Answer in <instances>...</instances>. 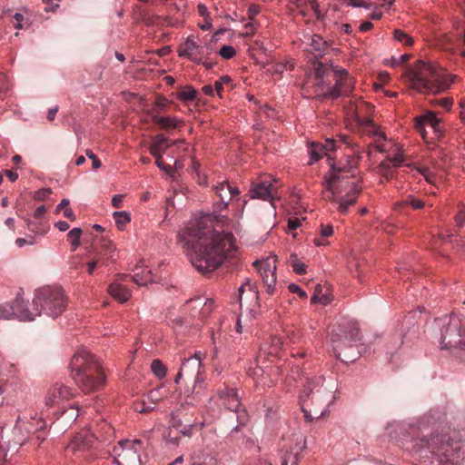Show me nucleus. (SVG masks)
Returning <instances> with one entry per match:
<instances>
[{"label": "nucleus", "instance_id": "1", "mask_svg": "<svg viewBox=\"0 0 465 465\" xmlns=\"http://www.w3.org/2000/svg\"><path fill=\"white\" fill-rule=\"evenodd\" d=\"M192 265L202 274L215 271L236 251L232 232L213 229L211 215H193L177 234Z\"/></svg>", "mask_w": 465, "mask_h": 465}, {"label": "nucleus", "instance_id": "2", "mask_svg": "<svg viewBox=\"0 0 465 465\" xmlns=\"http://www.w3.org/2000/svg\"><path fill=\"white\" fill-rule=\"evenodd\" d=\"M439 419L428 412L408 424L413 437L411 451L420 465H460L465 460V440L455 434H435Z\"/></svg>", "mask_w": 465, "mask_h": 465}, {"label": "nucleus", "instance_id": "3", "mask_svg": "<svg viewBox=\"0 0 465 465\" xmlns=\"http://www.w3.org/2000/svg\"><path fill=\"white\" fill-rule=\"evenodd\" d=\"M356 165V161L351 156H347V165L344 167H336L331 164V173L325 175L323 186L330 195L327 199L335 204L339 213H347L349 207L355 204L358 196L361 192V187L354 182L349 181V173Z\"/></svg>", "mask_w": 465, "mask_h": 465}, {"label": "nucleus", "instance_id": "4", "mask_svg": "<svg viewBox=\"0 0 465 465\" xmlns=\"http://www.w3.org/2000/svg\"><path fill=\"white\" fill-rule=\"evenodd\" d=\"M333 401V385L331 382L328 381L325 384L323 376L306 378V384L299 396V402L308 421L327 415L330 411V404Z\"/></svg>", "mask_w": 465, "mask_h": 465}, {"label": "nucleus", "instance_id": "5", "mask_svg": "<svg viewBox=\"0 0 465 465\" xmlns=\"http://www.w3.org/2000/svg\"><path fill=\"white\" fill-rule=\"evenodd\" d=\"M69 367L75 384L84 392L96 391L105 382V376L100 361L84 348L76 351L71 359Z\"/></svg>", "mask_w": 465, "mask_h": 465}, {"label": "nucleus", "instance_id": "6", "mask_svg": "<svg viewBox=\"0 0 465 465\" xmlns=\"http://www.w3.org/2000/svg\"><path fill=\"white\" fill-rule=\"evenodd\" d=\"M66 306V296L61 287H41L35 292L32 309L28 308L30 322L35 321L42 313L56 318L65 311Z\"/></svg>", "mask_w": 465, "mask_h": 465}, {"label": "nucleus", "instance_id": "7", "mask_svg": "<svg viewBox=\"0 0 465 465\" xmlns=\"http://www.w3.org/2000/svg\"><path fill=\"white\" fill-rule=\"evenodd\" d=\"M359 338V327L357 322L347 321L340 326L337 331L333 330L330 334V340L335 356L343 362H353L357 360L358 354L361 353V349L357 352L353 351V342Z\"/></svg>", "mask_w": 465, "mask_h": 465}, {"label": "nucleus", "instance_id": "8", "mask_svg": "<svg viewBox=\"0 0 465 465\" xmlns=\"http://www.w3.org/2000/svg\"><path fill=\"white\" fill-rule=\"evenodd\" d=\"M412 87L423 94H439L449 89L452 79L437 70L433 65L421 63L411 77Z\"/></svg>", "mask_w": 465, "mask_h": 465}, {"label": "nucleus", "instance_id": "9", "mask_svg": "<svg viewBox=\"0 0 465 465\" xmlns=\"http://www.w3.org/2000/svg\"><path fill=\"white\" fill-rule=\"evenodd\" d=\"M441 326L440 348L442 350L460 349L465 351V318L455 314L439 319Z\"/></svg>", "mask_w": 465, "mask_h": 465}, {"label": "nucleus", "instance_id": "10", "mask_svg": "<svg viewBox=\"0 0 465 465\" xmlns=\"http://www.w3.org/2000/svg\"><path fill=\"white\" fill-rule=\"evenodd\" d=\"M330 66L334 74L335 84H327L323 92L318 95L331 100L337 99L342 94L349 95L353 90L354 81L350 76L348 70L333 64H331Z\"/></svg>", "mask_w": 465, "mask_h": 465}, {"label": "nucleus", "instance_id": "11", "mask_svg": "<svg viewBox=\"0 0 465 465\" xmlns=\"http://www.w3.org/2000/svg\"><path fill=\"white\" fill-rule=\"evenodd\" d=\"M140 440H123L114 447L112 456L115 465H142L140 450L142 449Z\"/></svg>", "mask_w": 465, "mask_h": 465}, {"label": "nucleus", "instance_id": "12", "mask_svg": "<svg viewBox=\"0 0 465 465\" xmlns=\"http://www.w3.org/2000/svg\"><path fill=\"white\" fill-rule=\"evenodd\" d=\"M213 52V47L210 44L197 42L194 35H189L186 40L180 45L178 55L200 64L203 59L208 58Z\"/></svg>", "mask_w": 465, "mask_h": 465}, {"label": "nucleus", "instance_id": "13", "mask_svg": "<svg viewBox=\"0 0 465 465\" xmlns=\"http://www.w3.org/2000/svg\"><path fill=\"white\" fill-rule=\"evenodd\" d=\"M219 398L226 409L236 413L238 425L232 429V432H237L240 426H244L248 421V414L244 409H241L240 396L237 390L225 387L219 391Z\"/></svg>", "mask_w": 465, "mask_h": 465}, {"label": "nucleus", "instance_id": "14", "mask_svg": "<svg viewBox=\"0 0 465 465\" xmlns=\"http://www.w3.org/2000/svg\"><path fill=\"white\" fill-rule=\"evenodd\" d=\"M16 319L20 322H30L31 317L28 314V306L25 303L23 292L16 294L14 302L0 304V320Z\"/></svg>", "mask_w": 465, "mask_h": 465}, {"label": "nucleus", "instance_id": "15", "mask_svg": "<svg viewBox=\"0 0 465 465\" xmlns=\"http://www.w3.org/2000/svg\"><path fill=\"white\" fill-rule=\"evenodd\" d=\"M253 265L257 267L261 278L265 285V291L269 295L276 293V260L267 258L262 261H255Z\"/></svg>", "mask_w": 465, "mask_h": 465}, {"label": "nucleus", "instance_id": "16", "mask_svg": "<svg viewBox=\"0 0 465 465\" xmlns=\"http://www.w3.org/2000/svg\"><path fill=\"white\" fill-rule=\"evenodd\" d=\"M213 191L219 197V201L214 203L217 211L225 209L229 203L240 194L238 187L225 180L214 184Z\"/></svg>", "mask_w": 465, "mask_h": 465}, {"label": "nucleus", "instance_id": "17", "mask_svg": "<svg viewBox=\"0 0 465 465\" xmlns=\"http://www.w3.org/2000/svg\"><path fill=\"white\" fill-rule=\"evenodd\" d=\"M14 438L12 440H4L0 442V459L3 461H11L12 458L18 452L20 447L24 444L25 439L18 430L13 431Z\"/></svg>", "mask_w": 465, "mask_h": 465}, {"label": "nucleus", "instance_id": "18", "mask_svg": "<svg viewBox=\"0 0 465 465\" xmlns=\"http://www.w3.org/2000/svg\"><path fill=\"white\" fill-rule=\"evenodd\" d=\"M74 396L71 389L62 383L55 382L47 391L45 396V405L49 408L60 404L64 401H67Z\"/></svg>", "mask_w": 465, "mask_h": 465}, {"label": "nucleus", "instance_id": "19", "mask_svg": "<svg viewBox=\"0 0 465 465\" xmlns=\"http://www.w3.org/2000/svg\"><path fill=\"white\" fill-rule=\"evenodd\" d=\"M305 447L304 439H296L285 450H282L281 465H297L300 461V454Z\"/></svg>", "mask_w": 465, "mask_h": 465}, {"label": "nucleus", "instance_id": "20", "mask_svg": "<svg viewBox=\"0 0 465 465\" xmlns=\"http://www.w3.org/2000/svg\"><path fill=\"white\" fill-rule=\"evenodd\" d=\"M245 290L249 291V294L251 296V299L252 300V303L250 307L247 308L249 310V314L251 318H256L257 314L260 311V304H259V297H258V290L256 286V282L247 279L240 287H239V292H240V303L241 308L242 309V293L245 292Z\"/></svg>", "mask_w": 465, "mask_h": 465}, {"label": "nucleus", "instance_id": "21", "mask_svg": "<svg viewBox=\"0 0 465 465\" xmlns=\"http://www.w3.org/2000/svg\"><path fill=\"white\" fill-rule=\"evenodd\" d=\"M274 191V185L272 181L265 179L252 183L249 193L252 199L272 202Z\"/></svg>", "mask_w": 465, "mask_h": 465}, {"label": "nucleus", "instance_id": "22", "mask_svg": "<svg viewBox=\"0 0 465 465\" xmlns=\"http://www.w3.org/2000/svg\"><path fill=\"white\" fill-rule=\"evenodd\" d=\"M94 440V437L88 430H82L68 443L66 450L74 454L84 451L92 446Z\"/></svg>", "mask_w": 465, "mask_h": 465}, {"label": "nucleus", "instance_id": "23", "mask_svg": "<svg viewBox=\"0 0 465 465\" xmlns=\"http://www.w3.org/2000/svg\"><path fill=\"white\" fill-rule=\"evenodd\" d=\"M430 126L434 133L440 132V120L430 111L415 118V128L425 137V127Z\"/></svg>", "mask_w": 465, "mask_h": 465}, {"label": "nucleus", "instance_id": "24", "mask_svg": "<svg viewBox=\"0 0 465 465\" xmlns=\"http://www.w3.org/2000/svg\"><path fill=\"white\" fill-rule=\"evenodd\" d=\"M283 346L284 342L281 337H271L269 341H264L261 345L260 351L257 356L258 362H260L262 359H265L267 356L275 357L279 355Z\"/></svg>", "mask_w": 465, "mask_h": 465}, {"label": "nucleus", "instance_id": "25", "mask_svg": "<svg viewBox=\"0 0 465 465\" xmlns=\"http://www.w3.org/2000/svg\"><path fill=\"white\" fill-rule=\"evenodd\" d=\"M159 391H151L142 400L134 403V410L138 413H146L154 410L156 402L158 401Z\"/></svg>", "mask_w": 465, "mask_h": 465}, {"label": "nucleus", "instance_id": "26", "mask_svg": "<svg viewBox=\"0 0 465 465\" xmlns=\"http://www.w3.org/2000/svg\"><path fill=\"white\" fill-rule=\"evenodd\" d=\"M183 408H184V405L182 404L180 408L176 409L175 411H173L171 413H170V416H169V426H168V434L164 436L166 441H169L171 443H177V440L176 439H173L172 438L171 434L173 432V430H178L179 428H181L183 424Z\"/></svg>", "mask_w": 465, "mask_h": 465}, {"label": "nucleus", "instance_id": "27", "mask_svg": "<svg viewBox=\"0 0 465 465\" xmlns=\"http://www.w3.org/2000/svg\"><path fill=\"white\" fill-rule=\"evenodd\" d=\"M124 279H132L139 286L146 285L154 281L152 271L143 264L137 266L134 269V274L132 276L125 275Z\"/></svg>", "mask_w": 465, "mask_h": 465}, {"label": "nucleus", "instance_id": "28", "mask_svg": "<svg viewBox=\"0 0 465 465\" xmlns=\"http://www.w3.org/2000/svg\"><path fill=\"white\" fill-rule=\"evenodd\" d=\"M309 51L316 58L322 57L330 49L329 43L319 35H312L308 43Z\"/></svg>", "mask_w": 465, "mask_h": 465}, {"label": "nucleus", "instance_id": "29", "mask_svg": "<svg viewBox=\"0 0 465 465\" xmlns=\"http://www.w3.org/2000/svg\"><path fill=\"white\" fill-rule=\"evenodd\" d=\"M330 63H322L321 61H316L314 63L313 70L316 78L318 79V83L316 84L317 88L321 89V93L325 89L327 83L324 81V77L328 75L329 72L331 71Z\"/></svg>", "mask_w": 465, "mask_h": 465}, {"label": "nucleus", "instance_id": "30", "mask_svg": "<svg viewBox=\"0 0 465 465\" xmlns=\"http://www.w3.org/2000/svg\"><path fill=\"white\" fill-rule=\"evenodd\" d=\"M173 143L170 142L165 136L159 134L154 138V142L150 147V153L154 158H161L165 150L171 146Z\"/></svg>", "mask_w": 465, "mask_h": 465}, {"label": "nucleus", "instance_id": "31", "mask_svg": "<svg viewBox=\"0 0 465 465\" xmlns=\"http://www.w3.org/2000/svg\"><path fill=\"white\" fill-rule=\"evenodd\" d=\"M346 144L349 147H351L352 145L349 142V139L345 135H340L338 136V139H326L325 143L322 145L321 150L323 151L324 154L328 156V159L331 161L332 159V156L331 155V152H334L337 150L338 147H340V144Z\"/></svg>", "mask_w": 465, "mask_h": 465}, {"label": "nucleus", "instance_id": "32", "mask_svg": "<svg viewBox=\"0 0 465 465\" xmlns=\"http://www.w3.org/2000/svg\"><path fill=\"white\" fill-rule=\"evenodd\" d=\"M201 352H195L193 356L188 358V359H185L183 363H182V367L179 371V372L177 373L175 379H174V382L175 383H179L180 380L182 379L183 375L185 373L187 374V368H188V365H193V368L194 370H198L200 369L201 367Z\"/></svg>", "mask_w": 465, "mask_h": 465}, {"label": "nucleus", "instance_id": "33", "mask_svg": "<svg viewBox=\"0 0 465 465\" xmlns=\"http://www.w3.org/2000/svg\"><path fill=\"white\" fill-rule=\"evenodd\" d=\"M108 292L121 302H125L131 296L129 289L118 282L111 283L108 287Z\"/></svg>", "mask_w": 465, "mask_h": 465}, {"label": "nucleus", "instance_id": "34", "mask_svg": "<svg viewBox=\"0 0 465 465\" xmlns=\"http://www.w3.org/2000/svg\"><path fill=\"white\" fill-rule=\"evenodd\" d=\"M190 302L193 304L194 308L202 306L199 312L201 318H207L213 310L214 302L211 299H207L204 302H203L201 298H196L192 300Z\"/></svg>", "mask_w": 465, "mask_h": 465}, {"label": "nucleus", "instance_id": "35", "mask_svg": "<svg viewBox=\"0 0 465 465\" xmlns=\"http://www.w3.org/2000/svg\"><path fill=\"white\" fill-rule=\"evenodd\" d=\"M153 120L163 129H174L179 126V120L175 117L154 115Z\"/></svg>", "mask_w": 465, "mask_h": 465}, {"label": "nucleus", "instance_id": "36", "mask_svg": "<svg viewBox=\"0 0 465 465\" xmlns=\"http://www.w3.org/2000/svg\"><path fill=\"white\" fill-rule=\"evenodd\" d=\"M197 91L192 85H186L177 93L176 98L182 102H191L196 98Z\"/></svg>", "mask_w": 465, "mask_h": 465}, {"label": "nucleus", "instance_id": "37", "mask_svg": "<svg viewBox=\"0 0 465 465\" xmlns=\"http://www.w3.org/2000/svg\"><path fill=\"white\" fill-rule=\"evenodd\" d=\"M151 371L158 379L162 380L166 376L167 369L159 359H154L151 363Z\"/></svg>", "mask_w": 465, "mask_h": 465}, {"label": "nucleus", "instance_id": "38", "mask_svg": "<svg viewBox=\"0 0 465 465\" xmlns=\"http://www.w3.org/2000/svg\"><path fill=\"white\" fill-rule=\"evenodd\" d=\"M113 217L116 225L121 230L131 221V215L126 211H115L113 213Z\"/></svg>", "mask_w": 465, "mask_h": 465}, {"label": "nucleus", "instance_id": "39", "mask_svg": "<svg viewBox=\"0 0 465 465\" xmlns=\"http://www.w3.org/2000/svg\"><path fill=\"white\" fill-rule=\"evenodd\" d=\"M321 148H322V144H319L316 143H310V146L308 149L310 163L317 162L318 160H320L322 158V154H324L323 151L321 150Z\"/></svg>", "mask_w": 465, "mask_h": 465}, {"label": "nucleus", "instance_id": "40", "mask_svg": "<svg viewBox=\"0 0 465 465\" xmlns=\"http://www.w3.org/2000/svg\"><path fill=\"white\" fill-rule=\"evenodd\" d=\"M224 85H230L231 88H233V81L231 76L223 75L214 83L215 93L220 97H222V93Z\"/></svg>", "mask_w": 465, "mask_h": 465}, {"label": "nucleus", "instance_id": "41", "mask_svg": "<svg viewBox=\"0 0 465 465\" xmlns=\"http://www.w3.org/2000/svg\"><path fill=\"white\" fill-rule=\"evenodd\" d=\"M82 230L79 227H74L68 232V238L71 241L72 251L74 252L80 245V238Z\"/></svg>", "mask_w": 465, "mask_h": 465}, {"label": "nucleus", "instance_id": "42", "mask_svg": "<svg viewBox=\"0 0 465 465\" xmlns=\"http://www.w3.org/2000/svg\"><path fill=\"white\" fill-rule=\"evenodd\" d=\"M11 86L9 78L4 74H0V99H4L8 94Z\"/></svg>", "mask_w": 465, "mask_h": 465}, {"label": "nucleus", "instance_id": "43", "mask_svg": "<svg viewBox=\"0 0 465 465\" xmlns=\"http://www.w3.org/2000/svg\"><path fill=\"white\" fill-rule=\"evenodd\" d=\"M291 262L293 271L299 274L302 275L306 273V265L302 262L298 260V257L296 254L291 255Z\"/></svg>", "mask_w": 465, "mask_h": 465}, {"label": "nucleus", "instance_id": "44", "mask_svg": "<svg viewBox=\"0 0 465 465\" xmlns=\"http://www.w3.org/2000/svg\"><path fill=\"white\" fill-rule=\"evenodd\" d=\"M402 205H411L415 210H420L424 207V203L413 195H408L401 203Z\"/></svg>", "mask_w": 465, "mask_h": 465}, {"label": "nucleus", "instance_id": "45", "mask_svg": "<svg viewBox=\"0 0 465 465\" xmlns=\"http://www.w3.org/2000/svg\"><path fill=\"white\" fill-rule=\"evenodd\" d=\"M394 39L407 45L413 43V39L400 29L394 30Z\"/></svg>", "mask_w": 465, "mask_h": 465}, {"label": "nucleus", "instance_id": "46", "mask_svg": "<svg viewBox=\"0 0 465 465\" xmlns=\"http://www.w3.org/2000/svg\"><path fill=\"white\" fill-rule=\"evenodd\" d=\"M219 54L226 60L232 59L235 54L236 51L232 45H223L219 51Z\"/></svg>", "mask_w": 465, "mask_h": 465}, {"label": "nucleus", "instance_id": "47", "mask_svg": "<svg viewBox=\"0 0 465 465\" xmlns=\"http://www.w3.org/2000/svg\"><path fill=\"white\" fill-rule=\"evenodd\" d=\"M61 415L64 417L67 421H74L79 415L78 409L75 406H71L69 409L64 411Z\"/></svg>", "mask_w": 465, "mask_h": 465}, {"label": "nucleus", "instance_id": "48", "mask_svg": "<svg viewBox=\"0 0 465 465\" xmlns=\"http://www.w3.org/2000/svg\"><path fill=\"white\" fill-rule=\"evenodd\" d=\"M380 173L386 179L390 180L391 178V172L390 169V163L387 161H382L379 166Z\"/></svg>", "mask_w": 465, "mask_h": 465}, {"label": "nucleus", "instance_id": "49", "mask_svg": "<svg viewBox=\"0 0 465 465\" xmlns=\"http://www.w3.org/2000/svg\"><path fill=\"white\" fill-rule=\"evenodd\" d=\"M197 424L194 423V422H189V423H183V426L181 428H179L178 430H176V431H178L179 433H181L182 435L183 436H186V437H191L192 436V433H193V429L196 426Z\"/></svg>", "mask_w": 465, "mask_h": 465}, {"label": "nucleus", "instance_id": "50", "mask_svg": "<svg viewBox=\"0 0 465 465\" xmlns=\"http://www.w3.org/2000/svg\"><path fill=\"white\" fill-rule=\"evenodd\" d=\"M264 360L265 359H262L260 362H257V366L255 368H253L252 370L250 369L248 371V375L252 376L253 378H256V377L262 375L264 372V369L267 368V366L261 365L262 363H263ZM256 361H258L256 360Z\"/></svg>", "mask_w": 465, "mask_h": 465}, {"label": "nucleus", "instance_id": "51", "mask_svg": "<svg viewBox=\"0 0 465 465\" xmlns=\"http://www.w3.org/2000/svg\"><path fill=\"white\" fill-rule=\"evenodd\" d=\"M385 161H387L390 164L391 163L393 166L398 167L403 163L404 157L402 153H398L393 156L388 155Z\"/></svg>", "mask_w": 465, "mask_h": 465}, {"label": "nucleus", "instance_id": "52", "mask_svg": "<svg viewBox=\"0 0 465 465\" xmlns=\"http://www.w3.org/2000/svg\"><path fill=\"white\" fill-rule=\"evenodd\" d=\"M288 290L290 291V292L292 293H297L299 295L300 298L302 299H306L307 298V293L305 291H303L298 284L296 283H290L288 285Z\"/></svg>", "mask_w": 465, "mask_h": 465}, {"label": "nucleus", "instance_id": "53", "mask_svg": "<svg viewBox=\"0 0 465 465\" xmlns=\"http://www.w3.org/2000/svg\"><path fill=\"white\" fill-rule=\"evenodd\" d=\"M190 465H217V462L213 458H205L203 460L192 458L190 460Z\"/></svg>", "mask_w": 465, "mask_h": 465}, {"label": "nucleus", "instance_id": "54", "mask_svg": "<svg viewBox=\"0 0 465 465\" xmlns=\"http://www.w3.org/2000/svg\"><path fill=\"white\" fill-rule=\"evenodd\" d=\"M320 234L322 238L331 236L333 234V226L331 224H321Z\"/></svg>", "mask_w": 465, "mask_h": 465}, {"label": "nucleus", "instance_id": "55", "mask_svg": "<svg viewBox=\"0 0 465 465\" xmlns=\"http://www.w3.org/2000/svg\"><path fill=\"white\" fill-rule=\"evenodd\" d=\"M85 154L92 161L93 168L94 170H97L101 167V161L91 150L87 149Z\"/></svg>", "mask_w": 465, "mask_h": 465}, {"label": "nucleus", "instance_id": "56", "mask_svg": "<svg viewBox=\"0 0 465 465\" xmlns=\"http://www.w3.org/2000/svg\"><path fill=\"white\" fill-rule=\"evenodd\" d=\"M330 302L329 297L326 294H322V296L317 295L314 293L311 298L312 303H322L323 305L328 304Z\"/></svg>", "mask_w": 465, "mask_h": 465}, {"label": "nucleus", "instance_id": "57", "mask_svg": "<svg viewBox=\"0 0 465 465\" xmlns=\"http://www.w3.org/2000/svg\"><path fill=\"white\" fill-rule=\"evenodd\" d=\"M155 159H156L155 163H156L157 167L160 170L165 172L168 174H171L173 173L172 166L169 165V164L164 163V162L162 160V157L161 158H155Z\"/></svg>", "mask_w": 465, "mask_h": 465}, {"label": "nucleus", "instance_id": "58", "mask_svg": "<svg viewBox=\"0 0 465 465\" xmlns=\"http://www.w3.org/2000/svg\"><path fill=\"white\" fill-rule=\"evenodd\" d=\"M347 5L351 7H363L365 9H370L371 5L362 2L361 0H345Z\"/></svg>", "mask_w": 465, "mask_h": 465}, {"label": "nucleus", "instance_id": "59", "mask_svg": "<svg viewBox=\"0 0 465 465\" xmlns=\"http://www.w3.org/2000/svg\"><path fill=\"white\" fill-rule=\"evenodd\" d=\"M301 225H302V220H300L299 218H296V217H291L288 220L287 228H288V231H292V230H296Z\"/></svg>", "mask_w": 465, "mask_h": 465}, {"label": "nucleus", "instance_id": "60", "mask_svg": "<svg viewBox=\"0 0 465 465\" xmlns=\"http://www.w3.org/2000/svg\"><path fill=\"white\" fill-rule=\"evenodd\" d=\"M416 171L418 173H420V174H422L428 183H433L435 177L430 172L428 171V169L417 168Z\"/></svg>", "mask_w": 465, "mask_h": 465}, {"label": "nucleus", "instance_id": "61", "mask_svg": "<svg viewBox=\"0 0 465 465\" xmlns=\"http://www.w3.org/2000/svg\"><path fill=\"white\" fill-rule=\"evenodd\" d=\"M407 58H408V55H407L406 54L400 55L398 58H397V57L392 56V57L391 58L390 64H391V66H397V65H399V64H403V63L406 61V59H407Z\"/></svg>", "mask_w": 465, "mask_h": 465}, {"label": "nucleus", "instance_id": "62", "mask_svg": "<svg viewBox=\"0 0 465 465\" xmlns=\"http://www.w3.org/2000/svg\"><path fill=\"white\" fill-rule=\"evenodd\" d=\"M261 8L258 5L252 4L248 7V15L250 19H254V17L260 13Z\"/></svg>", "mask_w": 465, "mask_h": 465}, {"label": "nucleus", "instance_id": "63", "mask_svg": "<svg viewBox=\"0 0 465 465\" xmlns=\"http://www.w3.org/2000/svg\"><path fill=\"white\" fill-rule=\"evenodd\" d=\"M256 25L257 23L254 19H250V21L244 25L245 29L248 30L246 35H252L255 31Z\"/></svg>", "mask_w": 465, "mask_h": 465}, {"label": "nucleus", "instance_id": "64", "mask_svg": "<svg viewBox=\"0 0 465 465\" xmlns=\"http://www.w3.org/2000/svg\"><path fill=\"white\" fill-rule=\"evenodd\" d=\"M455 222L459 227L465 226V212H460L455 217Z\"/></svg>", "mask_w": 465, "mask_h": 465}]
</instances>
